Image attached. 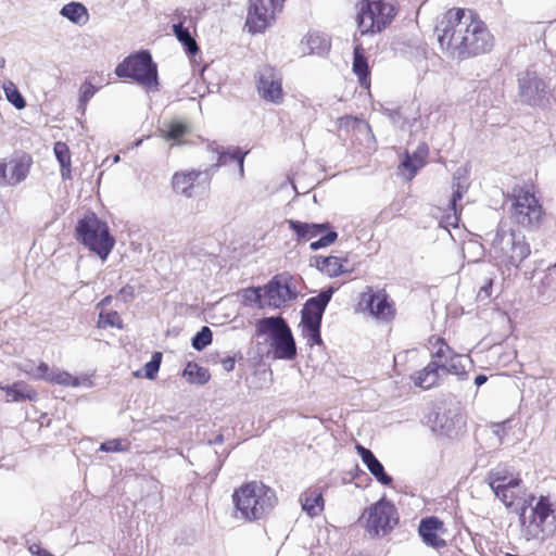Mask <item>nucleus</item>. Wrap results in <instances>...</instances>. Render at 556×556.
<instances>
[{
  "label": "nucleus",
  "instance_id": "f257e3e1",
  "mask_svg": "<svg viewBox=\"0 0 556 556\" xmlns=\"http://www.w3.org/2000/svg\"><path fill=\"white\" fill-rule=\"evenodd\" d=\"M434 34L443 53L466 60L491 51L493 36L471 10L453 8L438 18Z\"/></svg>",
  "mask_w": 556,
  "mask_h": 556
},
{
  "label": "nucleus",
  "instance_id": "f03ea898",
  "mask_svg": "<svg viewBox=\"0 0 556 556\" xmlns=\"http://www.w3.org/2000/svg\"><path fill=\"white\" fill-rule=\"evenodd\" d=\"M235 518L252 522L264 518L277 503L275 491L260 481H251L232 494Z\"/></svg>",
  "mask_w": 556,
  "mask_h": 556
},
{
  "label": "nucleus",
  "instance_id": "7ed1b4c3",
  "mask_svg": "<svg viewBox=\"0 0 556 556\" xmlns=\"http://www.w3.org/2000/svg\"><path fill=\"white\" fill-rule=\"evenodd\" d=\"M531 253L526 237L506 224H500L492 235L490 254L505 266L518 267Z\"/></svg>",
  "mask_w": 556,
  "mask_h": 556
},
{
  "label": "nucleus",
  "instance_id": "20e7f679",
  "mask_svg": "<svg viewBox=\"0 0 556 556\" xmlns=\"http://www.w3.org/2000/svg\"><path fill=\"white\" fill-rule=\"evenodd\" d=\"M76 232L83 244L99 255L102 261L108 258L114 248L115 240L110 235L106 223L99 219L93 213L78 222Z\"/></svg>",
  "mask_w": 556,
  "mask_h": 556
},
{
  "label": "nucleus",
  "instance_id": "39448f33",
  "mask_svg": "<svg viewBox=\"0 0 556 556\" xmlns=\"http://www.w3.org/2000/svg\"><path fill=\"white\" fill-rule=\"evenodd\" d=\"M121 78H131L148 91L157 90V68L148 51H140L126 58L115 68Z\"/></svg>",
  "mask_w": 556,
  "mask_h": 556
},
{
  "label": "nucleus",
  "instance_id": "423d86ee",
  "mask_svg": "<svg viewBox=\"0 0 556 556\" xmlns=\"http://www.w3.org/2000/svg\"><path fill=\"white\" fill-rule=\"evenodd\" d=\"M396 15L393 4L383 0H362L357 4V26L362 35L380 33Z\"/></svg>",
  "mask_w": 556,
  "mask_h": 556
},
{
  "label": "nucleus",
  "instance_id": "0eeeda50",
  "mask_svg": "<svg viewBox=\"0 0 556 556\" xmlns=\"http://www.w3.org/2000/svg\"><path fill=\"white\" fill-rule=\"evenodd\" d=\"M257 332L268 337L277 358L292 359L295 356V342L283 318L279 316L262 318L257 323Z\"/></svg>",
  "mask_w": 556,
  "mask_h": 556
},
{
  "label": "nucleus",
  "instance_id": "6e6552de",
  "mask_svg": "<svg viewBox=\"0 0 556 556\" xmlns=\"http://www.w3.org/2000/svg\"><path fill=\"white\" fill-rule=\"evenodd\" d=\"M359 522L365 527L371 536H384L399 522L396 507L384 497L369 506L359 518Z\"/></svg>",
  "mask_w": 556,
  "mask_h": 556
},
{
  "label": "nucleus",
  "instance_id": "1a4fd4ad",
  "mask_svg": "<svg viewBox=\"0 0 556 556\" xmlns=\"http://www.w3.org/2000/svg\"><path fill=\"white\" fill-rule=\"evenodd\" d=\"M511 216L518 225L533 228L539 226L543 208L534 193L527 189H519L513 194Z\"/></svg>",
  "mask_w": 556,
  "mask_h": 556
},
{
  "label": "nucleus",
  "instance_id": "9d476101",
  "mask_svg": "<svg viewBox=\"0 0 556 556\" xmlns=\"http://www.w3.org/2000/svg\"><path fill=\"white\" fill-rule=\"evenodd\" d=\"M298 280L289 273L274 276L264 286V305L281 308L298 298Z\"/></svg>",
  "mask_w": 556,
  "mask_h": 556
},
{
  "label": "nucleus",
  "instance_id": "9b49d317",
  "mask_svg": "<svg viewBox=\"0 0 556 556\" xmlns=\"http://www.w3.org/2000/svg\"><path fill=\"white\" fill-rule=\"evenodd\" d=\"M357 306L361 312L367 313L380 323H388L395 316L394 302L382 289L375 290L372 287H366L359 295Z\"/></svg>",
  "mask_w": 556,
  "mask_h": 556
},
{
  "label": "nucleus",
  "instance_id": "f8f14e48",
  "mask_svg": "<svg viewBox=\"0 0 556 556\" xmlns=\"http://www.w3.org/2000/svg\"><path fill=\"white\" fill-rule=\"evenodd\" d=\"M285 0H250L245 27L251 34L265 31L282 10Z\"/></svg>",
  "mask_w": 556,
  "mask_h": 556
},
{
  "label": "nucleus",
  "instance_id": "ddd939ff",
  "mask_svg": "<svg viewBox=\"0 0 556 556\" xmlns=\"http://www.w3.org/2000/svg\"><path fill=\"white\" fill-rule=\"evenodd\" d=\"M256 88L261 99L279 105L285 101L282 75L276 68L264 65L256 75Z\"/></svg>",
  "mask_w": 556,
  "mask_h": 556
},
{
  "label": "nucleus",
  "instance_id": "4468645a",
  "mask_svg": "<svg viewBox=\"0 0 556 556\" xmlns=\"http://www.w3.org/2000/svg\"><path fill=\"white\" fill-rule=\"evenodd\" d=\"M287 223L289 228L296 233L299 240H309L320 236L318 240L309 244L312 251L329 247L338 238L337 231L329 229V224H308L293 219H289Z\"/></svg>",
  "mask_w": 556,
  "mask_h": 556
},
{
  "label": "nucleus",
  "instance_id": "2eb2a0df",
  "mask_svg": "<svg viewBox=\"0 0 556 556\" xmlns=\"http://www.w3.org/2000/svg\"><path fill=\"white\" fill-rule=\"evenodd\" d=\"M429 343L433 349L432 357L440 363L442 372L456 376H460L466 372L464 364L465 358L459 354H455L441 338H431Z\"/></svg>",
  "mask_w": 556,
  "mask_h": 556
},
{
  "label": "nucleus",
  "instance_id": "dca6fc26",
  "mask_svg": "<svg viewBox=\"0 0 556 556\" xmlns=\"http://www.w3.org/2000/svg\"><path fill=\"white\" fill-rule=\"evenodd\" d=\"M553 513V504L548 497L541 496L532 508V520L526 529L528 540L544 539L546 534L553 531L552 527L546 526Z\"/></svg>",
  "mask_w": 556,
  "mask_h": 556
},
{
  "label": "nucleus",
  "instance_id": "f3484780",
  "mask_svg": "<svg viewBox=\"0 0 556 556\" xmlns=\"http://www.w3.org/2000/svg\"><path fill=\"white\" fill-rule=\"evenodd\" d=\"M332 287L321 291L317 296L311 298L302 309V326H320L324 312L332 298Z\"/></svg>",
  "mask_w": 556,
  "mask_h": 556
},
{
  "label": "nucleus",
  "instance_id": "a211bd4d",
  "mask_svg": "<svg viewBox=\"0 0 556 556\" xmlns=\"http://www.w3.org/2000/svg\"><path fill=\"white\" fill-rule=\"evenodd\" d=\"M31 163L33 160L27 154L13 157L9 162H2L0 163V176L8 185H17L27 177Z\"/></svg>",
  "mask_w": 556,
  "mask_h": 556
},
{
  "label": "nucleus",
  "instance_id": "6ab92c4d",
  "mask_svg": "<svg viewBox=\"0 0 556 556\" xmlns=\"http://www.w3.org/2000/svg\"><path fill=\"white\" fill-rule=\"evenodd\" d=\"M422 542L432 548L440 549L446 546L443 535L446 533L443 521L438 517H427L421 519L418 528Z\"/></svg>",
  "mask_w": 556,
  "mask_h": 556
},
{
  "label": "nucleus",
  "instance_id": "aec40b11",
  "mask_svg": "<svg viewBox=\"0 0 556 556\" xmlns=\"http://www.w3.org/2000/svg\"><path fill=\"white\" fill-rule=\"evenodd\" d=\"M520 483L521 479L517 478L516 483L506 485L504 488L506 491L496 492L495 495L503 502L506 507L520 510V515L523 517L527 507L531 505L534 496L527 495L526 492L521 489Z\"/></svg>",
  "mask_w": 556,
  "mask_h": 556
},
{
  "label": "nucleus",
  "instance_id": "412c9836",
  "mask_svg": "<svg viewBox=\"0 0 556 556\" xmlns=\"http://www.w3.org/2000/svg\"><path fill=\"white\" fill-rule=\"evenodd\" d=\"M519 94L523 102L535 104L545 91V83L534 72H525L519 75Z\"/></svg>",
  "mask_w": 556,
  "mask_h": 556
},
{
  "label": "nucleus",
  "instance_id": "4be33fe9",
  "mask_svg": "<svg viewBox=\"0 0 556 556\" xmlns=\"http://www.w3.org/2000/svg\"><path fill=\"white\" fill-rule=\"evenodd\" d=\"M356 450L363 463L377 481L383 485H390L392 483V478L386 473L383 465L374 455V453L362 445H356Z\"/></svg>",
  "mask_w": 556,
  "mask_h": 556
},
{
  "label": "nucleus",
  "instance_id": "5701e85b",
  "mask_svg": "<svg viewBox=\"0 0 556 556\" xmlns=\"http://www.w3.org/2000/svg\"><path fill=\"white\" fill-rule=\"evenodd\" d=\"M330 48L329 38L318 31H309L299 45L302 54H324Z\"/></svg>",
  "mask_w": 556,
  "mask_h": 556
},
{
  "label": "nucleus",
  "instance_id": "b1692460",
  "mask_svg": "<svg viewBox=\"0 0 556 556\" xmlns=\"http://www.w3.org/2000/svg\"><path fill=\"white\" fill-rule=\"evenodd\" d=\"M200 170H182L174 174L172 178L173 189L187 198L193 195V187L195 180L201 176Z\"/></svg>",
  "mask_w": 556,
  "mask_h": 556
},
{
  "label": "nucleus",
  "instance_id": "393cba45",
  "mask_svg": "<svg viewBox=\"0 0 556 556\" xmlns=\"http://www.w3.org/2000/svg\"><path fill=\"white\" fill-rule=\"evenodd\" d=\"M440 363L435 358L431 361L424 369L413 376L415 386L428 390L439 383L441 377Z\"/></svg>",
  "mask_w": 556,
  "mask_h": 556
},
{
  "label": "nucleus",
  "instance_id": "a878e982",
  "mask_svg": "<svg viewBox=\"0 0 556 556\" xmlns=\"http://www.w3.org/2000/svg\"><path fill=\"white\" fill-rule=\"evenodd\" d=\"M0 390L5 393V402L35 401L37 399V392L24 382L0 386Z\"/></svg>",
  "mask_w": 556,
  "mask_h": 556
},
{
  "label": "nucleus",
  "instance_id": "bb28decb",
  "mask_svg": "<svg viewBox=\"0 0 556 556\" xmlns=\"http://www.w3.org/2000/svg\"><path fill=\"white\" fill-rule=\"evenodd\" d=\"M427 154L428 148L426 144L419 146L417 151L412 155L406 154L405 159L401 163V167L408 172L407 179L414 178L418 169L424 167Z\"/></svg>",
  "mask_w": 556,
  "mask_h": 556
},
{
  "label": "nucleus",
  "instance_id": "cd10ccee",
  "mask_svg": "<svg viewBox=\"0 0 556 556\" xmlns=\"http://www.w3.org/2000/svg\"><path fill=\"white\" fill-rule=\"evenodd\" d=\"M302 509L311 517L319 515L324 509L323 494L318 489L305 491L301 496Z\"/></svg>",
  "mask_w": 556,
  "mask_h": 556
},
{
  "label": "nucleus",
  "instance_id": "c85d7f7f",
  "mask_svg": "<svg viewBox=\"0 0 556 556\" xmlns=\"http://www.w3.org/2000/svg\"><path fill=\"white\" fill-rule=\"evenodd\" d=\"M315 264L319 271L329 276L337 277L348 270L343 266V262L337 256H316Z\"/></svg>",
  "mask_w": 556,
  "mask_h": 556
},
{
  "label": "nucleus",
  "instance_id": "c756f323",
  "mask_svg": "<svg viewBox=\"0 0 556 556\" xmlns=\"http://www.w3.org/2000/svg\"><path fill=\"white\" fill-rule=\"evenodd\" d=\"M60 14L76 25H85L89 21V13L86 7L80 2H70L65 4Z\"/></svg>",
  "mask_w": 556,
  "mask_h": 556
},
{
  "label": "nucleus",
  "instance_id": "7c9ffc66",
  "mask_svg": "<svg viewBox=\"0 0 556 556\" xmlns=\"http://www.w3.org/2000/svg\"><path fill=\"white\" fill-rule=\"evenodd\" d=\"M353 72L363 87H369V68L364 50L361 46L354 48Z\"/></svg>",
  "mask_w": 556,
  "mask_h": 556
},
{
  "label": "nucleus",
  "instance_id": "2f4dec72",
  "mask_svg": "<svg viewBox=\"0 0 556 556\" xmlns=\"http://www.w3.org/2000/svg\"><path fill=\"white\" fill-rule=\"evenodd\" d=\"M517 478L518 477L509 475L504 468H495L488 475V481L494 494L496 492L506 491L504 488L510 483H516Z\"/></svg>",
  "mask_w": 556,
  "mask_h": 556
},
{
  "label": "nucleus",
  "instance_id": "473e14b6",
  "mask_svg": "<svg viewBox=\"0 0 556 556\" xmlns=\"http://www.w3.org/2000/svg\"><path fill=\"white\" fill-rule=\"evenodd\" d=\"M189 126L180 121H172L162 129L163 138L177 144L182 142V138L189 134Z\"/></svg>",
  "mask_w": 556,
  "mask_h": 556
},
{
  "label": "nucleus",
  "instance_id": "72a5a7b5",
  "mask_svg": "<svg viewBox=\"0 0 556 556\" xmlns=\"http://www.w3.org/2000/svg\"><path fill=\"white\" fill-rule=\"evenodd\" d=\"M53 152L60 163L62 178H71V152L67 144L61 141L55 142Z\"/></svg>",
  "mask_w": 556,
  "mask_h": 556
},
{
  "label": "nucleus",
  "instance_id": "f704fd0d",
  "mask_svg": "<svg viewBox=\"0 0 556 556\" xmlns=\"http://www.w3.org/2000/svg\"><path fill=\"white\" fill-rule=\"evenodd\" d=\"M248 152H242L239 148H228L227 150H223L218 152V166L227 165L230 162H237L239 166L240 177H243L244 169V156Z\"/></svg>",
  "mask_w": 556,
  "mask_h": 556
},
{
  "label": "nucleus",
  "instance_id": "c9c22d12",
  "mask_svg": "<svg viewBox=\"0 0 556 556\" xmlns=\"http://www.w3.org/2000/svg\"><path fill=\"white\" fill-rule=\"evenodd\" d=\"M182 376L187 379L188 382L198 384H204L210 379V374L205 368L200 367L198 364L191 362L187 364Z\"/></svg>",
  "mask_w": 556,
  "mask_h": 556
},
{
  "label": "nucleus",
  "instance_id": "e433bc0d",
  "mask_svg": "<svg viewBox=\"0 0 556 556\" xmlns=\"http://www.w3.org/2000/svg\"><path fill=\"white\" fill-rule=\"evenodd\" d=\"M173 30L177 39L185 46L189 53L193 54L198 51L195 40L190 35L188 28H185L181 23L175 24Z\"/></svg>",
  "mask_w": 556,
  "mask_h": 556
},
{
  "label": "nucleus",
  "instance_id": "4c0bfd02",
  "mask_svg": "<svg viewBox=\"0 0 556 556\" xmlns=\"http://www.w3.org/2000/svg\"><path fill=\"white\" fill-rule=\"evenodd\" d=\"M49 382L64 386V387H78L80 380L77 377L72 376L70 372L54 368L49 374Z\"/></svg>",
  "mask_w": 556,
  "mask_h": 556
},
{
  "label": "nucleus",
  "instance_id": "58836bf2",
  "mask_svg": "<svg viewBox=\"0 0 556 556\" xmlns=\"http://www.w3.org/2000/svg\"><path fill=\"white\" fill-rule=\"evenodd\" d=\"M3 91L7 100L13 104L17 110H22L26 106V101L21 94L14 83L7 81L3 84Z\"/></svg>",
  "mask_w": 556,
  "mask_h": 556
},
{
  "label": "nucleus",
  "instance_id": "ea45409f",
  "mask_svg": "<svg viewBox=\"0 0 556 556\" xmlns=\"http://www.w3.org/2000/svg\"><path fill=\"white\" fill-rule=\"evenodd\" d=\"M455 190L453 191V195L451 199V206L454 211L453 215H448V225L457 226L458 216H457V201L462 199L463 193L466 192L467 187H464L459 181L455 185Z\"/></svg>",
  "mask_w": 556,
  "mask_h": 556
},
{
  "label": "nucleus",
  "instance_id": "a19ab883",
  "mask_svg": "<svg viewBox=\"0 0 556 556\" xmlns=\"http://www.w3.org/2000/svg\"><path fill=\"white\" fill-rule=\"evenodd\" d=\"M212 331L208 327L204 326L192 338V348L197 351H202L212 342Z\"/></svg>",
  "mask_w": 556,
  "mask_h": 556
},
{
  "label": "nucleus",
  "instance_id": "79ce46f5",
  "mask_svg": "<svg viewBox=\"0 0 556 556\" xmlns=\"http://www.w3.org/2000/svg\"><path fill=\"white\" fill-rule=\"evenodd\" d=\"M556 280V263L548 268L547 274L542 280V285L547 288H552L547 294L545 292H542V295L544 296V300H554L556 298V288H554V282Z\"/></svg>",
  "mask_w": 556,
  "mask_h": 556
},
{
  "label": "nucleus",
  "instance_id": "37998d69",
  "mask_svg": "<svg viewBox=\"0 0 556 556\" xmlns=\"http://www.w3.org/2000/svg\"><path fill=\"white\" fill-rule=\"evenodd\" d=\"M100 450L103 452H126L129 450V442L124 439H112L103 442L100 445Z\"/></svg>",
  "mask_w": 556,
  "mask_h": 556
},
{
  "label": "nucleus",
  "instance_id": "c03bdc74",
  "mask_svg": "<svg viewBox=\"0 0 556 556\" xmlns=\"http://www.w3.org/2000/svg\"><path fill=\"white\" fill-rule=\"evenodd\" d=\"M51 370H54V368H50L48 364L40 363L35 369H28V367H24L23 371L26 372L28 376H30L34 379H42L46 381H49V374Z\"/></svg>",
  "mask_w": 556,
  "mask_h": 556
},
{
  "label": "nucleus",
  "instance_id": "a18cd8bd",
  "mask_svg": "<svg viewBox=\"0 0 556 556\" xmlns=\"http://www.w3.org/2000/svg\"><path fill=\"white\" fill-rule=\"evenodd\" d=\"M161 361H162V354L160 352H155L152 355L151 361H149L144 365L143 369H144L146 378L151 379V380L155 378V376L160 369Z\"/></svg>",
  "mask_w": 556,
  "mask_h": 556
},
{
  "label": "nucleus",
  "instance_id": "49530a36",
  "mask_svg": "<svg viewBox=\"0 0 556 556\" xmlns=\"http://www.w3.org/2000/svg\"><path fill=\"white\" fill-rule=\"evenodd\" d=\"M303 327V336L307 339V342L311 344H320L321 336H320V326H302Z\"/></svg>",
  "mask_w": 556,
  "mask_h": 556
},
{
  "label": "nucleus",
  "instance_id": "de8ad7c7",
  "mask_svg": "<svg viewBox=\"0 0 556 556\" xmlns=\"http://www.w3.org/2000/svg\"><path fill=\"white\" fill-rule=\"evenodd\" d=\"M96 91H97V88L90 81H85L80 86L79 101H80L81 105H86L87 102L93 97Z\"/></svg>",
  "mask_w": 556,
  "mask_h": 556
},
{
  "label": "nucleus",
  "instance_id": "09e8293b",
  "mask_svg": "<svg viewBox=\"0 0 556 556\" xmlns=\"http://www.w3.org/2000/svg\"><path fill=\"white\" fill-rule=\"evenodd\" d=\"M339 127L340 128H355V127H364L367 130H370V127L368 124L363 123L362 121L352 117V116H344L339 119Z\"/></svg>",
  "mask_w": 556,
  "mask_h": 556
},
{
  "label": "nucleus",
  "instance_id": "8fccbe9b",
  "mask_svg": "<svg viewBox=\"0 0 556 556\" xmlns=\"http://www.w3.org/2000/svg\"><path fill=\"white\" fill-rule=\"evenodd\" d=\"M245 298L249 301L264 304V287L247 289Z\"/></svg>",
  "mask_w": 556,
  "mask_h": 556
},
{
  "label": "nucleus",
  "instance_id": "3c124183",
  "mask_svg": "<svg viewBox=\"0 0 556 556\" xmlns=\"http://www.w3.org/2000/svg\"><path fill=\"white\" fill-rule=\"evenodd\" d=\"M508 424H509V420H506L504 422L494 424L492 426V431H493L494 435H496L498 438V442L500 443H503V440H504V437H505V433H506V428H507Z\"/></svg>",
  "mask_w": 556,
  "mask_h": 556
},
{
  "label": "nucleus",
  "instance_id": "603ef678",
  "mask_svg": "<svg viewBox=\"0 0 556 556\" xmlns=\"http://www.w3.org/2000/svg\"><path fill=\"white\" fill-rule=\"evenodd\" d=\"M491 287H492V280H489L486 285H484L483 287L480 288L478 296L481 299L489 298L491 294L490 293Z\"/></svg>",
  "mask_w": 556,
  "mask_h": 556
},
{
  "label": "nucleus",
  "instance_id": "864d4df0",
  "mask_svg": "<svg viewBox=\"0 0 556 556\" xmlns=\"http://www.w3.org/2000/svg\"><path fill=\"white\" fill-rule=\"evenodd\" d=\"M29 552L37 556H51L47 551L40 548V546L36 544L29 547Z\"/></svg>",
  "mask_w": 556,
  "mask_h": 556
},
{
  "label": "nucleus",
  "instance_id": "5fc2aeb1",
  "mask_svg": "<svg viewBox=\"0 0 556 556\" xmlns=\"http://www.w3.org/2000/svg\"><path fill=\"white\" fill-rule=\"evenodd\" d=\"M222 365L226 371H231L235 368V359L228 357L222 362Z\"/></svg>",
  "mask_w": 556,
  "mask_h": 556
},
{
  "label": "nucleus",
  "instance_id": "6e6d98bb",
  "mask_svg": "<svg viewBox=\"0 0 556 556\" xmlns=\"http://www.w3.org/2000/svg\"><path fill=\"white\" fill-rule=\"evenodd\" d=\"M8 219V210L3 202L0 201V226Z\"/></svg>",
  "mask_w": 556,
  "mask_h": 556
},
{
  "label": "nucleus",
  "instance_id": "4d7b16f0",
  "mask_svg": "<svg viewBox=\"0 0 556 556\" xmlns=\"http://www.w3.org/2000/svg\"><path fill=\"white\" fill-rule=\"evenodd\" d=\"M488 380V377L484 376V375H478L476 378H475V384L477 387H480L482 386L483 383H485Z\"/></svg>",
  "mask_w": 556,
  "mask_h": 556
},
{
  "label": "nucleus",
  "instance_id": "13d9d810",
  "mask_svg": "<svg viewBox=\"0 0 556 556\" xmlns=\"http://www.w3.org/2000/svg\"><path fill=\"white\" fill-rule=\"evenodd\" d=\"M115 319H118V315L117 313H112V314H109L108 315V319H106V323L111 326H114L115 325Z\"/></svg>",
  "mask_w": 556,
  "mask_h": 556
},
{
  "label": "nucleus",
  "instance_id": "bf43d9fd",
  "mask_svg": "<svg viewBox=\"0 0 556 556\" xmlns=\"http://www.w3.org/2000/svg\"><path fill=\"white\" fill-rule=\"evenodd\" d=\"M224 442L223 434H218L214 440L210 441L211 444H222Z\"/></svg>",
  "mask_w": 556,
  "mask_h": 556
},
{
  "label": "nucleus",
  "instance_id": "052dcab7",
  "mask_svg": "<svg viewBox=\"0 0 556 556\" xmlns=\"http://www.w3.org/2000/svg\"><path fill=\"white\" fill-rule=\"evenodd\" d=\"M24 367H28V369H35L37 366L30 361L26 362L24 365L21 366V369L23 370Z\"/></svg>",
  "mask_w": 556,
  "mask_h": 556
},
{
  "label": "nucleus",
  "instance_id": "680f3d73",
  "mask_svg": "<svg viewBox=\"0 0 556 556\" xmlns=\"http://www.w3.org/2000/svg\"><path fill=\"white\" fill-rule=\"evenodd\" d=\"M5 66V59L3 56H0V68H4Z\"/></svg>",
  "mask_w": 556,
  "mask_h": 556
},
{
  "label": "nucleus",
  "instance_id": "e2e57ef3",
  "mask_svg": "<svg viewBox=\"0 0 556 556\" xmlns=\"http://www.w3.org/2000/svg\"><path fill=\"white\" fill-rule=\"evenodd\" d=\"M113 162H114V163L119 162V155H118V154L114 155V157H113Z\"/></svg>",
  "mask_w": 556,
  "mask_h": 556
},
{
  "label": "nucleus",
  "instance_id": "0e129e2a",
  "mask_svg": "<svg viewBox=\"0 0 556 556\" xmlns=\"http://www.w3.org/2000/svg\"><path fill=\"white\" fill-rule=\"evenodd\" d=\"M458 175H459V170H456V174H455V176H454V179H459V176H458Z\"/></svg>",
  "mask_w": 556,
  "mask_h": 556
},
{
  "label": "nucleus",
  "instance_id": "69168bd1",
  "mask_svg": "<svg viewBox=\"0 0 556 556\" xmlns=\"http://www.w3.org/2000/svg\"><path fill=\"white\" fill-rule=\"evenodd\" d=\"M354 556H362V555H354Z\"/></svg>",
  "mask_w": 556,
  "mask_h": 556
}]
</instances>
